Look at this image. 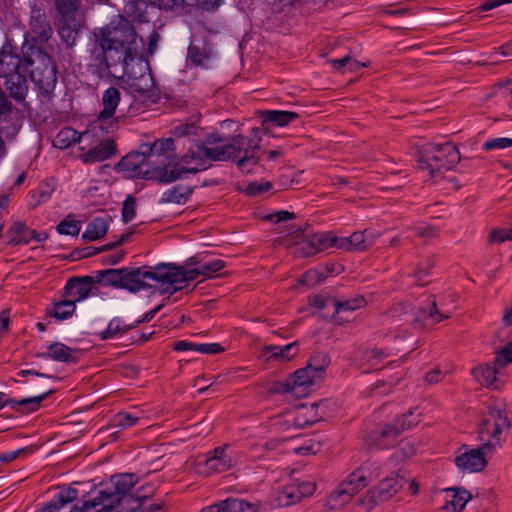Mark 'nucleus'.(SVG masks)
Masks as SVG:
<instances>
[{"instance_id": "dca6fc26", "label": "nucleus", "mask_w": 512, "mask_h": 512, "mask_svg": "<svg viewBox=\"0 0 512 512\" xmlns=\"http://www.w3.org/2000/svg\"><path fill=\"white\" fill-rule=\"evenodd\" d=\"M119 63L114 54H109L108 49L103 47L96 39L89 49L88 67L91 73L102 75L111 65Z\"/></svg>"}, {"instance_id": "e2e57ef3", "label": "nucleus", "mask_w": 512, "mask_h": 512, "mask_svg": "<svg viewBox=\"0 0 512 512\" xmlns=\"http://www.w3.org/2000/svg\"><path fill=\"white\" fill-rule=\"evenodd\" d=\"M198 346V343H193L186 340H180L174 343L173 349L178 352H185V351H195Z\"/></svg>"}, {"instance_id": "774afa93", "label": "nucleus", "mask_w": 512, "mask_h": 512, "mask_svg": "<svg viewBox=\"0 0 512 512\" xmlns=\"http://www.w3.org/2000/svg\"><path fill=\"white\" fill-rule=\"evenodd\" d=\"M425 379L430 384L438 383L441 380V371L433 369L426 374Z\"/></svg>"}, {"instance_id": "37998d69", "label": "nucleus", "mask_w": 512, "mask_h": 512, "mask_svg": "<svg viewBox=\"0 0 512 512\" xmlns=\"http://www.w3.org/2000/svg\"><path fill=\"white\" fill-rule=\"evenodd\" d=\"M143 148L146 149L150 157L161 156L174 149V140L172 138L159 139L151 145H144Z\"/></svg>"}, {"instance_id": "a18cd8bd", "label": "nucleus", "mask_w": 512, "mask_h": 512, "mask_svg": "<svg viewBox=\"0 0 512 512\" xmlns=\"http://www.w3.org/2000/svg\"><path fill=\"white\" fill-rule=\"evenodd\" d=\"M139 418V416L131 412H119L113 417L112 422L115 427L125 429L135 425Z\"/></svg>"}, {"instance_id": "72a5a7b5", "label": "nucleus", "mask_w": 512, "mask_h": 512, "mask_svg": "<svg viewBox=\"0 0 512 512\" xmlns=\"http://www.w3.org/2000/svg\"><path fill=\"white\" fill-rule=\"evenodd\" d=\"M108 231V222L105 218H95L89 222L82 238L87 241H96L106 235Z\"/></svg>"}, {"instance_id": "412c9836", "label": "nucleus", "mask_w": 512, "mask_h": 512, "mask_svg": "<svg viewBox=\"0 0 512 512\" xmlns=\"http://www.w3.org/2000/svg\"><path fill=\"white\" fill-rule=\"evenodd\" d=\"M376 477L377 475L373 474L369 468H360L350 473L340 484L353 497Z\"/></svg>"}, {"instance_id": "ddd939ff", "label": "nucleus", "mask_w": 512, "mask_h": 512, "mask_svg": "<svg viewBox=\"0 0 512 512\" xmlns=\"http://www.w3.org/2000/svg\"><path fill=\"white\" fill-rule=\"evenodd\" d=\"M55 4L61 16L58 23L59 34L67 44H71L81 27L79 0H55Z\"/></svg>"}, {"instance_id": "6ab92c4d", "label": "nucleus", "mask_w": 512, "mask_h": 512, "mask_svg": "<svg viewBox=\"0 0 512 512\" xmlns=\"http://www.w3.org/2000/svg\"><path fill=\"white\" fill-rule=\"evenodd\" d=\"M379 234L372 230L354 232L348 237H340V249L346 251H364L370 247Z\"/></svg>"}, {"instance_id": "4d7b16f0", "label": "nucleus", "mask_w": 512, "mask_h": 512, "mask_svg": "<svg viewBox=\"0 0 512 512\" xmlns=\"http://www.w3.org/2000/svg\"><path fill=\"white\" fill-rule=\"evenodd\" d=\"M271 188L272 184L270 182H252L247 186L246 192L250 196H258L267 193Z\"/></svg>"}, {"instance_id": "0eeeda50", "label": "nucleus", "mask_w": 512, "mask_h": 512, "mask_svg": "<svg viewBox=\"0 0 512 512\" xmlns=\"http://www.w3.org/2000/svg\"><path fill=\"white\" fill-rule=\"evenodd\" d=\"M460 160L457 148L446 142L441 145L429 144L424 148L420 159L419 168L435 177L437 173L452 169Z\"/></svg>"}, {"instance_id": "79ce46f5", "label": "nucleus", "mask_w": 512, "mask_h": 512, "mask_svg": "<svg viewBox=\"0 0 512 512\" xmlns=\"http://www.w3.org/2000/svg\"><path fill=\"white\" fill-rule=\"evenodd\" d=\"M128 330V326L120 319L113 318L106 329L100 333L102 339H114L123 335Z\"/></svg>"}, {"instance_id": "f03ea898", "label": "nucleus", "mask_w": 512, "mask_h": 512, "mask_svg": "<svg viewBox=\"0 0 512 512\" xmlns=\"http://www.w3.org/2000/svg\"><path fill=\"white\" fill-rule=\"evenodd\" d=\"M95 39L122 65L123 74L135 92L144 94L153 87L148 65L141 57L144 41L134 27L121 15L114 16L104 27L94 30Z\"/></svg>"}, {"instance_id": "1a4fd4ad", "label": "nucleus", "mask_w": 512, "mask_h": 512, "mask_svg": "<svg viewBox=\"0 0 512 512\" xmlns=\"http://www.w3.org/2000/svg\"><path fill=\"white\" fill-rule=\"evenodd\" d=\"M241 454L230 445H223L211 451L207 457L198 458L195 469L198 474L209 476L232 469L240 461Z\"/></svg>"}, {"instance_id": "20e7f679", "label": "nucleus", "mask_w": 512, "mask_h": 512, "mask_svg": "<svg viewBox=\"0 0 512 512\" xmlns=\"http://www.w3.org/2000/svg\"><path fill=\"white\" fill-rule=\"evenodd\" d=\"M105 280L111 285L136 293L154 285L164 294L172 295V284L169 263H159L153 267H142L133 270L111 269L105 272Z\"/></svg>"}, {"instance_id": "3c124183", "label": "nucleus", "mask_w": 512, "mask_h": 512, "mask_svg": "<svg viewBox=\"0 0 512 512\" xmlns=\"http://www.w3.org/2000/svg\"><path fill=\"white\" fill-rule=\"evenodd\" d=\"M365 304V299L362 296H357L353 299L337 303L336 312L341 313L344 311H354L356 309L363 307Z\"/></svg>"}, {"instance_id": "c9c22d12", "label": "nucleus", "mask_w": 512, "mask_h": 512, "mask_svg": "<svg viewBox=\"0 0 512 512\" xmlns=\"http://www.w3.org/2000/svg\"><path fill=\"white\" fill-rule=\"evenodd\" d=\"M352 496L339 484L327 497L326 505L330 510H338L352 500Z\"/></svg>"}, {"instance_id": "cd10ccee", "label": "nucleus", "mask_w": 512, "mask_h": 512, "mask_svg": "<svg viewBox=\"0 0 512 512\" xmlns=\"http://www.w3.org/2000/svg\"><path fill=\"white\" fill-rule=\"evenodd\" d=\"M66 296L76 302L86 299L91 291V282L86 278L70 279L65 285Z\"/></svg>"}, {"instance_id": "09e8293b", "label": "nucleus", "mask_w": 512, "mask_h": 512, "mask_svg": "<svg viewBox=\"0 0 512 512\" xmlns=\"http://www.w3.org/2000/svg\"><path fill=\"white\" fill-rule=\"evenodd\" d=\"M188 58L197 66L207 67L209 63V55L201 51L195 45H190L188 48Z\"/></svg>"}, {"instance_id": "423d86ee", "label": "nucleus", "mask_w": 512, "mask_h": 512, "mask_svg": "<svg viewBox=\"0 0 512 512\" xmlns=\"http://www.w3.org/2000/svg\"><path fill=\"white\" fill-rule=\"evenodd\" d=\"M328 364L329 358L326 354L314 356L306 367L298 369L285 380L283 391L299 398L306 397L323 380Z\"/></svg>"}, {"instance_id": "39448f33", "label": "nucleus", "mask_w": 512, "mask_h": 512, "mask_svg": "<svg viewBox=\"0 0 512 512\" xmlns=\"http://www.w3.org/2000/svg\"><path fill=\"white\" fill-rule=\"evenodd\" d=\"M150 158L146 149L142 147V151L124 156L117 164V169L128 178H141L159 183H171L181 178L178 166L171 170L161 166L152 167Z\"/></svg>"}, {"instance_id": "9b49d317", "label": "nucleus", "mask_w": 512, "mask_h": 512, "mask_svg": "<svg viewBox=\"0 0 512 512\" xmlns=\"http://www.w3.org/2000/svg\"><path fill=\"white\" fill-rule=\"evenodd\" d=\"M404 485V478L392 475L382 479L376 486L367 490L356 501L364 512L372 510L377 504L392 498Z\"/></svg>"}, {"instance_id": "f257e3e1", "label": "nucleus", "mask_w": 512, "mask_h": 512, "mask_svg": "<svg viewBox=\"0 0 512 512\" xmlns=\"http://www.w3.org/2000/svg\"><path fill=\"white\" fill-rule=\"evenodd\" d=\"M172 133L176 139L188 138L190 142L187 152L177 164L181 178L185 174L208 169L211 161L232 160L246 173L259 162V129H253V135L249 138L236 135L223 139L217 134H207L201 139L202 130L195 123H180L173 128Z\"/></svg>"}, {"instance_id": "f8f14e48", "label": "nucleus", "mask_w": 512, "mask_h": 512, "mask_svg": "<svg viewBox=\"0 0 512 512\" xmlns=\"http://www.w3.org/2000/svg\"><path fill=\"white\" fill-rule=\"evenodd\" d=\"M416 412L417 409L410 410L398 418L394 424H388L381 430L373 431L368 437V445L378 449L388 448L400 432L418 424L419 413Z\"/></svg>"}, {"instance_id": "bf43d9fd", "label": "nucleus", "mask_w": 512, "mask_h": 512, "mask_svg": "<svg viewBox=\"0 0 512 512\" xmlns=\"http://www.w3.org/2000/svg\"><path fill=\"white\" fill-rule=\"evenodd\" d=\"M223 348L218 343H198L196 352L201 354H218Z\"/></svg>"}, {"instance_id": "5701e85b", "label": "nucleus", "mask_w": 512, "mask_h": 512, "mask_svg": "<svg viewBox=\"0 0 512 512\" xmlns=\"http://www.w3.org/2000/svg\"><path fill=\"white\" fill-rule=\"evenodd\" d=\"M496 366V364L479 365L472 370V375L481 385L490 389H498L503 381L500 377V371L496 368Z\"/></svg>"}, {"instance_id": "680f3d73", "label": "nucleus", "mask_w": 512, "mask_h": 512, "mask_svg": "<svg viewBox=\"0 0 512 512\" xmlns=\"http://www.w3.org/2000/svg\"><path fill=\"white\" fill-rule=\"evenodd\" d=\"M293 217H294L293 213H290L285 210H281V211H277L275 213H271V214L267 215L266 219L271 222H274V223H279V222L291 219Z\"/></svg>"}, {"instance_id": "5fc2aeb1", "label": "nucleus", "mask_w": 512, "mask_h": 512, "mask_svg": "<svg viewBox=\"0 0 512 512\" xmlns=\"http://www.w3.org/2000/svg\"><path fill=\"white\" fill-rule=\"evenodd\" d=\"M512 147V138L500 137L486 141L483 148L487 151L494 149H506Z\"/></svg>"}, {"instance_id": "c03bdc74", "label": "nucleus", "mask_w": 512, "mask_h": 512, "mask_svg": "<svg viewBox=\"0 0 512 512\" xmlns=\"http://www.w3.org/2000/svg\"><path fill=\"white\" fill-rule=\"evenodd\" d=\"M75 308L74 301L69 299L60 301L54 305L53 316L59 320H65L72 316Z\"/></svg>"}, {"instance_id": "8fccbe9b", "label": "nucleus", "mask_w": 512, "mask_h": 512, "mask_svg": "<svg viewBox=\"0 0 512 512\" xmlns=\"http://www.w3.org/2000/svg\"><path fill=\"white\" fill-rule=\"evenodd\" d=\"M512 240L511 228H494L489 234V242L491 244H500L505 241Z\"/></svg>"}, {"instance_id": "aec40b11", "label": "nucleus", "mask_w": 512, "mask_h": 512, "mask_svg": "<svg viewBox=\"0 0 512 512\" xmlns=\"http://www.w3.org/2000/svg\"><path fill=\"white\" fill-rule=\"evenodd\" d=\"M455 464L462 472H478L487 464L484 453L480 449L465 450L455 458Z\"/></svg>"}, {"instance_id": "13d9d810", "label": "nucleus", "mask_w": 512, "mask_h": 512, "mask_svg": "<svg viewBox=\"0 0 512 512\" xmlns=\"http://www.w3.org/2000/svg\"><path fill=\"white\" fill-rule=\"evenodd\" d=\"M184 5L197 6L205 10L218 8L223 0H183Z\"/></svg>"}, {"instance_id": "6e6552de", "label": "nucleus", "mask_w": 512, "mask_h": 512, "mask_svg": "<svg viewBox=\"0 0 512 512\" xmlns=\"http://www.w3.org/2000/svg\"><path fill=\"white\" fill-rule=\"evenodd\" d=\"M225 267V262L221 259L200 262L195 268L184 269L175 264L169 263L172 292L173 294L182 290L189 282L202 277L209 279L217 276Z\"/></svg>"}, {"instance_id": "6e6d98bb", "label": "nucleus", "mask_w": 512, "mask_h": 512, "mask_svg": "<svg viewBox=\"0 0 512 512\" xmlns=\"http://www.w3.org/2000/svg\"><path fill=\"white\" fill-rule=\"evenodd\" d=\"M512 362V343L507 344L499 350L495 357V364L503 367Z\"/></svg>"}, {"instance_id": "f3484780", "label": "nucleus", "mask_w": 512, "mask_h": 512, "mask_svg": "<svg viewBox=\"0 0 512 512\" xmlns=\"http://www.w3.org/2000/svg\"><path fill=\"white\" fill-rule=\"evenodd\" d=\"M258 502L247 501L242 498H228L202 509L201 512H259Z\"/></svg>"}, {"instance_id": "603ef678", "label": "nucleus", "mask_w": 512, "mask_h": 512, "mask_svg": "<svg viewBox=\"0 0 512 512\" xmlns=\"http://www.w3.org/2000/svg\"><path fill=\"white\" fill-rule=\"evenodd\" d=\"M136 215V201L132 196H127L123 202L122 219L128 223L134 219Z\"/></svg>"}, {"instance_id": "c756f323", "label": "nucleus", "mask_w": 512, "mask_h": 512, "mask_svg": "<svg viewBox=\"0 0 512 512\" xmlns=\"http://www.w3.org/2000/svg\"><path fill=\"white\" fill-rule=\"evenodd\" d=\"M192 194V189L189 186L176 185L166 190L159 200L161 204L174 203L178 205L185 204Z\"/></svg>"}, {"instance_id": "864d4df0", "label": "nucleus", "mask_w": 512, "mask_h": 512, "mask_svg": "<svg viewBox=\"0 0 512 512\" xmlns=\"http://www.w3.org/2000/svg\"><path fill=\"white\" fill-rule=\"evenodd\" d=\"M325 277L326 273L324 269H310L303 275V282L307 285L313 286L320 283Z\"/></svg>"}, {"instance_id": "7ed1b4c3", "label": "nucleus", "mask_w": 512, "mask_h": 512, "mask_svg": "<svg viewBox=\"0 0 512 512\" xmlns=\"http://www.w3.org/2000/svg\"><path fill=\"white\" fill-rule=\"evenodd\" d=\"M29 66L31 81L38 87L39 91L49 95L57 83L56 66L51 58L43 52H39L34 60H21L20 56L11 50L0 51V77L6 78L4 83L11 97L16 101H24L28 92L25 73Z\"/></svg>"}, {"instance_id": "473e14b6", "label": "nucleus", "mask_w": 512, "mask_h": 512, "mask_svg": "<svg viewBox=\"0 0 512 512\" xmlns=\"http://www.w3.org/2000/svg\"><path fill=\"white\" fill-rule=\"evenodd\" d=\"M109 501V497L101 496L98 492L92 499H89L80 507H75L72 512H112V502Z\"/></svg>"}, {"instance_id": "69168bd1", "label": "nucleus", "mask_w": 512, "mask_h": 512, "mask_svg": "<svg viewBox=\"0 0 512 512\" xmlns=\"http://www.w3.org/2000/svg\"><path fill=\"white\" fill-rule=\"evenodd\" d=\"M389 353L379 351L377 349L371 350L367 353V360L371 362L372 365H375L378 360L386 357Z\"/></svg>"}, {"instance_id": "9d476101", "label": "nucleus", "mask_w": 512, "mask_h": 512, "mask_svg": "<svg viewBox=\"0 0 512 512\" xmlns=\"http://www.w3.org/2000/svg\"><path fill=\"white\" fill-rule=\"evenodd\" d=\"M509 426L505 412L498 408L490 409L479 428L482 449L490 451L499 446Z\"/></svg>"}, {"instance_id": "2f4dec72", "label": "nucleus", "mask_w": 512, "mask_h": 512, "mask_svg": "<svg viewBox=\"0 0 512 512\" xmlns=\"http://www.w3.org/2000/svg\"><path fill=\"white\" fill-rule=\"evenodd\" d=\"M90 137L91 135L87 131L79 133L73 128H64L57 134L54 144L56 147L64 149L73 143H81Z\"/></svg>"}, {"instance_id": "052dcab7", "label": "nucleus", "mask_w": 512, "mask_h": 512, "mask_svg": "<svg viewBox=\"0 0 512 512\" xmlns=\"http://www.w3.org/2000/svg\"><path fill=\"white\" fill-rule=\"evenodd\" d=\"M152 5L161 9L177 8L184 4L183 0H148Z\"/></svg>"}, {"instance_id": "a19ab883", "label": "nucleus", "mask_w": 512, "mask_h": 512, "mask_svg": "<svg viewBox=\"0 0 512 512\" xmlns=\"http://www.w3.org/2000/svg\"><path fill=\"white\" fill-rule=\"evenodd\" d=\"M146 4L142 0H125L124 12L134 21L145 22L144 8Z\"/></svg>"}, {"instance_id": "b1692460", "label": "nucleus", "mask_w": 512, "mask_h": 512, "mask_svg": "<svg viewBox=\"0 0 512 512\" xmlns=\"http://www.w3.org/2000/svg\"><path fill=\"white\" fill-rule=\"evenodd\" d=\"M299 343L297 341L286 345H269L263 349V356L266 360L286 362L298 354Z\"/></svg>"}, {"instance_id": "c85d7f7f", "label": "nucleus", "mask_w": 512, "mask_h": 512, "mask_svg": "<svg viewBox=\"0 0 512 512\" xmlns=\"http://www.w3.org/2000/svg\"><path fill=\"white\" fill-rule=\"evenodd\" d=\"M446 317V315L439 313L436 310L435 300L429 298L426 306H421L418 308L416 321L422 322L424 325L429 326L442 321Z\"/></svg>"}, {"instance_id": "4be33fe9", "label": "nucleus", "mask_w": 512, "mask_h": 512, "mask_svg": "<svg viewBox=\"0 0 512 512\" xmlns=\"http://www.w3.org/2000/svg\"><path fill=\"white\" fill-rule=\"evenodd\" d=\"M315 407V405H312L311 407L303 405L295 410L287 411L282 416L273 420V426L278 431H288L293 427H300L306 423V421L301 420V417L309 410L313 411Z\"/></svg>"}, {"instance_id": "338daca9", "label": "nucleus", "mask_w": 512, "mask_h": 512, "mask_svg": "<svg viewBox=\"0 0 512 512\" xmlns=\"http://www.w3.org/2000/svg\"><path fill=\"white\" fill-rule=\"evenodd\" d=\"M24 449H18V450H15V451H10V452H6L4 454H2L0 456V461L2 462H11L13 460H15L20 454L24 453Z\"/></svg>"}, {"instance_id": "49530a36", "label": "nucleus", "mask_w": 512, "mask_h": 512, "mask_svg": "<svg viewBox=\"0 0 512 512\" xmlns=\"http://www.w3.org/2000/svg\"><path fill=\"white\" fill-rule=\"evenodd\" d=\"M364 66L365 64L352 59L350 56L332 60V67L335 70L347 69L348 71L355 72Z\"/></svg>"}, {"instance_id": "4468645a", "label": "nucleus", "mask_w": 512, "mask_h": 512, "mask_svg": "<svg viewBox=\"0 0 512 512\" xmlns=\"http://www.w3.org/2000/svg\"><path fill=\"white\" fill-rule=\"evenodd\" d=\"M316 490V485L310 480H294L281 490L276 496L278 506H289L303 497L312 495Z\"/></svg>"}, {"instance_id": "bb28decb", "label": "nucleus", "mask_w": 512, "mask_h": 512, "mask_svg": "<svg viewBox=\"0 0 512 512\" xmlns=\"http://www.w3.org/2000/svg\"><path fill=\"white\" fill-rule=\"evenodd\" d=\"M120 91L114 87H109L102 95V109L98 114V120L103 122L111 119L120 103Z\"/></svg>"}, {"instance_id": "de8ad7c7", "label": "nucleus", "mask_w": 512, "mask_h": 512, "mask_svg": "<svg viewBox=\"0 0 512 512\" xmlns=\"http://www.w3.org/2000/svg\"><path fill=\"white\" fill-rule=\"evenodd\" d=\"M81 230L79 221L66 219L57 225V231L62 235L76 236Z\"/></svg>"}, {"instance_id": "7c9ffc66", "label": "nucleus", "mask_w": 512, "mask_h": 512, "mask_svg": "<svg viewBox=\"0 0 512 512\" xmlns=\"http://www.w3.org/2000/svg\"><path fill=\"white\" fill-rule=\"evenodd\" d=\"M15 235L13 241L15 243L29 244L31 242L41 243L44 242L48 235L45 232H36L35 230L27 228L25 225L19 223L14 227Z\"/></svg>"}, {"instance_id": "ea45409f", "label": "nucleus", "mask_w": 512, "mask_h": 512, "mask_svg": "<svg viewBox=\"0 0 512 512\" xmlns=\"http://www.w3.org/2000/svg\"><path fill=\"white\" fill-rule=\"evenodd\" d=\"M313 241L316 242L318 252L331 248L340 249V237L332 232L314 233Z\"/></svg>"}, {"instance_id": "2eb2a0df", "label": "nucleus", "mask_w": 512, "mask_h": 512, "mask_svg": "<svg viewBox=\"0 0 512 512\" xmlns=\"http://www.w3.org/2000/svg\"><path fill=\"white\" fill-rule=\"evenodd\" d=\"M111 483L113 485L112 489L100 490L98 492L101 496L109 497L108 502H112L111 508L115 510L126 494L137 483V477L131 473L119 474L111 478Z\"/></svg>"}, {"instance_id": "0e129e2a", "label": "nucleus", "mask_w": 512, "mask_h": 512, "mask_svg": "<svg viewBox=\"0 0 512 512\" xmlns=\"http://www.w3.org/2000/svg\"><path fill=\"white\" fill-rule=\"evenodd\" d=\"M159 39H160L159 34L155 30H153V32L149 36V40H148L147 52L150 56H152L155 53L157 46H158Z\"/></svg>"}, {"instance_id": "a878e982", "label": "nucleus", "mask_w": 512, "mask_h": 512, "mask_svg": "<svg viewBox=\"0 0 512 512\" xmlns=\"http://www.w3.org/2000/svg\"><path fill=\"white\" fill-rule=\"evenodd\" d=\"M115 152L116 148L114 145V141L111 139H107L105 141H102L95 147L91 148L87 152L83 153L81 155V160L84 163L101 162L110 158L112 155L115 154Z\"/></svg>"}, {"instance_id": "58836bf2", "label": "nucleus", "mask_w": 512, "mask_h": 512, "mask_svg": "<svg viewBox=\"0 0 512 512\" xmlns=\"http://www.w3.org/2000/svg\"><path fill=\"white\" fill-rule=\"evenodd\" d=\"M78 497V491L74 488H66L59 491L55 496L49 501V504L53 507L55 511H58L68 504L72 503Z\"/></svg>"}, {"instance_id": "f704fd0d", "label": "nucleus", "mask_w": 512, "mask_h": 512, "mask_svg": "<svg viewBox=\"0 0 512 512\" xmlns=\"http://www.w3.org/2000/svg\"><path fill=\"white\" fill-rule=\"evenodd\" d=\"M37 356L58 362H68L72 359V349L63 343L57 342L48 347L47 353H41Z\"/></svg>"}, {"instance_id": "4c0bfd02", "label": "nucleus", "mask_w": 512, "mask_h": 512, "mask_svg": "<svg viewBox=\"0 0 512 512\" xmlns=\"http://www.w3.org/2000/svg\"><path fill=\"white\" fill-rule=\"evenodd\" d=\"M265 121L283 127L298 118V114L290 111L271 110L264 114Z\"/></svg>"}, {"instance_id": "e433bc0d", "label": "nucleus", "mask_w": 512, "mask_h": 512, "mask_svg": "<svg viewBox=\"0 0 512 512\" xmlns=\"http://www.w3.org/2000/svg\"><path fill=\"white\" fill-rule=\"evenodd\" d=\"M314 234H299L296 240V253L300 256L307 257L318 252Z\"/></svg>"}, {"instance_id": "393cba45", "label": "nucleus", "mask_w": 512, "mask_h": 512, "mask_svg": "<svg viewBox=\"0 0 512 512\" xmlns=\"http://www.w3.org/2000/svg\"><path fill=\"white\" fill-rule=\"evenodd\" d=\"M444 492L445 504L443 508L451 512H461L471 499V494L462 488H448Z\"/></svg>"}, {"instance_id": "a211bd4d", "label": "nucleus", "mask_w": 512, "mask_h": 512, "mask_svg": "<svg viewBox=\"0 0 512 512\" xmlns=\"http://www.w3.org/2000/svg\"><path fill=\"white\" fill-rule=\"evenodd\" d=\"M52 392V389H48L38 396L22 398L19 400L10 398L7 394L0 392V409L5 406H9L10 408L17 409L21 412H33L39 408L42 401L45 400Z\"/></svg>"}]
</instances>
